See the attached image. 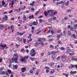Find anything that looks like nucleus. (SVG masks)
I'll use <instances>...</instances> for the list:
<instances>
[{"mask_svg": "<svg viewBox=\"0 0 77 77\" xmlns=\"http://www.w3.org/2000/svg\"><path fill=\"white\" fill-rule=\"evenodd\" d=\"M14 57H13L12 58L11 60L12 62L10 61V64L9 65L8 67L9 68H10L11 66H12V63H18V54H14Z\"/></svg>", "mask_w": 77, "mask_h": 77, "instance_id": "obj_1", "label": "nucleus"}, {"mask_svg": "<svg viewBox=\"0 0 77 77\" xmlns=\"http://www.w3.org/2000/svg\"><path fill=\"white\" fill-rule=\"evenodd\" d=\"M35 51L34 50V49L33 48L30 51V55L32 57H35Z\"/></svg>", "mask_w": 77, "mask_h": 77, "instance_id": "obj_2", "label": "nucleus"}, {"mask_svg": "<svg viewBox=\"0 0 77 77\" xmlns=\"http://www.w3.org/2000/svg\"><path fill=\"white\" fill-rule=\"evenodd\" d=\"M62 58V61L63 62H65V60L66 59V56L65 55H63L61 56Z\"/></svg>", "mask_w": 77, "mask_h": 77, "instance_id": "obj_3", "label": "nucleus"}, {"mask_svg": "<svg viewBox=\"0 0 77 77\" xmlns=\"http://www.w3.org/2000/svg\"><path fill=\"white\" fill-rule=\"evenodd\" d=\"M32 36V34H31L29 35V36L28 37V39H29V40H28V42H30L32 41V39L31 38V37Z\"/></svg>", "mask_w": 77, "mask_h": 77, "instance_id": "obj_4", "label": "nucleus"}, {"mask_svg": "<svg viewBox=\"0 0 77 77\" xmlns=\"http://www.w3.org/2000/svg\"><path fill=\"white\" fill-rule=\"evenodd\" d=\"M71 59L73 61H76L77 62V58H76L75 56H72V57Z\"/></svg>", "mask_w": 77, "mask_h": 77, "instance_id": "obj_5", "label": "nucleus"}, {"mask_svg": "<svg viewBox=\"0 0 77 77\" xmlns=\"http://www.w3.org/2000/svg\"><path fill=\"white\" fill-rule=\"evenodd\" d=\"M20 61H21V62L23 63L26 62V59H25L24 57H23L20 59Z\"/></svg>", "mask_w": 77, "mask_h": 77, "instance_id": "obj_6", "label": "nucleus"}, {"mask_svg": "<svg viewBox=\"0 0 77 77\" xmlns=\"http://www.w3.org/2000/svg\"><path fill=\"white\" fill-rule=\"evenodd\" d=\"M24 34V32H23L22 33L20 32H18L17 34V35H20V36H23Z\"/></svg>", "mask_w": 77, "mask_h": 77, "instance_id": "obj_7", "label": "nucleus"}, {"mask_svg": "<svg viewBox=\"0 0 77 77\" xmlns=\"http://www.w3.org/2000/svg\"><path fill=\"white\" fill-rule=\"evenodd\" d=\"M22 72H24L26 71V67H23V68H22L21 69Z\"/></svg>", "mask_w": 77, "mask_h": 77, "instance_id": "obj_8", "label": "nucleus"}, {"mask_svg": "<svg viewBox=\"0 0 77 77\" xmlns=\"http://www.w3.org/2000/svg\"><path fill=\"white\" fill-rule=\"evenodd\" d=\"M3 44L2 43H1L0 44V47H2L3 48H5L6 46V45H2Z\"/></svg>", "mask_w": 77, "mask_h": 77, "instance_id": "obj_9", "label": "nucleus"}, {"mask_svg": "<svg viewBox=\"0 0 77 77\" xmlns=\"http://www.w3.org/2000/svg\"><path fill=\"white\" fill-rule=\"evenodd\" d=\"M8 16L6 15H5L4 16V17L3 18V20L4 21H6L7 20H8Z\"/></svg>", "mask_w": 77, "mask_h": 77, "instance_id": "obj_10", "label": "nucleus"}, {"mask_svg": "<svg viewBox=\"0 0 77 77\" xmlns=\"http://www.w3.org/2000/svg\"><path fill=\"white\" fill-rule=\"evenodd\" d=\"M71 49H70V48H69V47H67V51H66V53H69Z\"/></svg>", "mask_w": 77, "mask_h": 77, "instance_id": "obj_11", "label": "nucleus"}, {"mask_svg": "<svg viewBox=\"0 0 77 77\" xmlns=\"http://www.w3.org/2000/svg\"><path fill=\"white\" fill-rule=\"evenodd\" d=\"M40 44V42H36L34 45L35 47H37Z\"/></svg>", "mask_w": 77, "mask_h": 77, "instance_id": "obj_12", "label": "nucleus"}, {"mask_svg": "<svg viewBox=\"0 0 77 77\" xmlns=\"http://www.w3.org/2000/svg\"><path fill=\"white\" fill-rule=\"evenodd\" d=\"M17 0H13V1H12L11 7H13V5H14V3H15V2H17Z\"/></svg>", "mask_w": 77, "mask_h": 77, "instance_id": "obj_13", "label": "nucleus"}, {"mask_svg": "<svg viewBox=\"0 0 77 77\" xmlns=\"http://www.w3.org/2000/svg\"><path fill=\"white\" fill-rule=\"evenodd\" d=\"M58 53V52L57 51H52L51 52V53L52 54V55H54V54H56V53Z\"/></svg>", "mask_w": 77, "mask_h": 77, "instance_id": "obj_14", "label": "nucleus"}, {"mask_svg": "<svg viewBox=\"0 0 77 77\" xmlns=\"http://www.w3.org/2000/svg\"><path fill=\"white\" fill-rule=\"evenodd\" d=\"M13 68L15 69H17V68H18V65H13Z\"/></svg>", "mask_w": 77, "mask_h": 77, "instance_id": "obj_15", "label": "nucleus"}, {"mask_svg": "<svg viewBox=\"0 0 77 77\" xmlns=\"http://www.w3.org/2000/svg\"><path fill=\"white\" fill-rule=\"evenodd\" d=\"M70 74H76L77 73V71H75L72 72V71H71L70 72Z\"/></svg>", "mask_w": 77, "mask_h": 77, "instance_id": "obj_16", "label": "nucleus"}, {"mask_svg": "<svg viewBox=\"0 0 77 77\" xmlns=\"http://www.w3.org/2000/svg\"><path fill=\"white\" fill-rule=\"evenodd\" d=\"M66 33H65V31L64 30L63 31V34L62 33H61L60 35H61V36H64V35H65Z\"/></svg>", "mask_w": 77, "mask_h": 77, "instance_id": "obj_17", "label": "nucleus"}, {"mask_svg": "<svg viewBox=\"0 0 77 77\" xmlns=\"http://www.w3.org/2000/svg\"><path fill=\"white\" fill-rule=\"evenodd\" d=\"M42 62H47V58H45L43 60Z\"/></svg>", "mask_w": 77, "mask_h": 77, "instance_id": "obj_18", "label": "nucleus"}, {"mask_svg": "<svg viewBox=\"0 0 77 77\" xmlns=\"http://www.w3.org/2000/svg\"><path fill=\"white\" fill-rule=\"evenodd\" d=\"M67 33V35H68L69 36H71V35H72L71 31H68Z\"/></svg>", "mask_w": 77, "mask_h": 77, "instance_id": "obj_19", "label": "nucleus"}, {"mask_svg": "<svg viewBox=\"0 0 77 77\" xmlns=\"http://www.w3.org/2000/svg\"><path fill=\"white\" fill-rule=\"evenodd\" d=\"M62 75H65L66 77H68V75H69V74L68 73L66 74V73H63L62 74Z\"/></svg>", "mask_w": 77, "mask_h": 77, "instance_id": "obj_20", "label": "nucleus"}, {"mask_svg": "<svg viewBox=\"0 0 77 77\" xmlns=\"http://www.w3.org/2000/svg\"><path fill=\"white\" fill-rule=\"evenodd\" d=\"M74 67V65L71 64L70 66H69V69H72V68H73Z\"/></svg>", "mask_w": 77, "mask_h": 77, "instance_id": "obj_21", "label": "nucleus"}, {"mask_svg": "<svg viewBox=\"0 0 77 77\" xmlns=\"http://www.w3.org/2000/svg\"><path fill=\"white\" fill-rule=\"evenodd\" d=\"M33 24L34 26H37L38 25V22H36V21H34L33 22Z\"/></svg>", "mask_w": 77, "mask_h": 77, "instance_id": "obj_22", "label": "nucleus"}, {"mask_svg": "<svg viewBox=\"0 0 77 77\" xmlns=\"http://www.w3.org/2000/svg\"><path fill=\"white\" fill-rule=\"evenodd\" d=\"M57 39L58 41L60 39V35L59 34H58L57 35Z\"/></svg>", "mask_w": 77, "mask_h": 77, "instance_id": "obj_23", "label": "nucleus"}, {"mask_svg": "<svg viewBox=\"0 0 77 77\" xmlns=\"http://www.w3.org/2000/svg\"><path fill=\"white\" fill-rule=\"evenodd\" d=\"M63 3V1H61V2H57V3H56V4L57 5H58L62 4V3Z\"/></svg>", "mask_w": 77, "mask_h": 77, "instance_id": "obj_24", "label": "nucleus"}, {"mask_svg": "<svg viewBox=\"0 0 77 77\" xmlns=\"http://www.w3.org/2000/svg\"><path fill=\"white\" fill-rule=\"evenodd\" d=\"M17 39L20 42H22V39L20 38V37H17Z\"/></svg>", "mask_w": 77, "mask_h": 77, "instance_id": "obj_25", "label": "nucleus"}, {"mask_svg": "<svg viewBox=\"0 0 77 77\" xmlns=\"http://www.w3.org/2000/svg\"><path fill=\"white\" fill-rule=\"evenodd\" d=\"M52 20H53V18L51 17V18L49 19L48 21L49 23H51V21H52Z\"/></svg>", "mask_w": 77, "mask_h": 77, "instance_id": "obj_26", "label": "nucleus"}, {"mask_svg": "<svg viewBox=\"0 0 77 77\" xmlns=\"http://www.w3.org/2000/svg\"><path fill=\"white\" fill-rule=\"evenodd\" d=\"M69 5V1H67L65 3L66 6H68Z\"/></svg>", "mask_w": 77, "mask_h": 77, "instance_id": "obj_27", "label": "nucleus"}, {"mask_svg": "<svg viewBox=\"0 0 77 77\" xmlns=\"http://www.w3.org/2000/svg\"><path fill=\"white\" fill-rule=\"evenodd\" d=\"M51 57L52 58L53 60H54V59H55V56H54V55H52Z\"/></svg>", "mask_w": 77, "mask_h": 77, "instance_id": "obj_28", "label": "nucleus"}, {"mask_svg": "<svg viewBox=\"0 0 77 77\" xmlns=\"http://www.w3.org/2000/svg\"><path fill=\"white\" fill-rule=\"evenodd\" d=\"M55 64V63L53 62H52L51 63L49 64V66H52L53 65H54Z\"/></svg>", "mask_w": 77, "mask_h": 77, "instance_id": "obj_29", "label": "nucleus"}, {"mask_svg": "<svg viewBox=\"0 0 77 77\" xmlns=\"http://www.w3.org/2000/svg\"><path fill=\"white\" fill-rule=\"evenodd\" d=\"M7 71L10 74H12V72H11V70L8 69L7 70Z\"/></svg>", "mask_w": 77, "mask_h": 77, "instance_id": "obj_30", "label": "nucleus"}, {"mask_svg": "<svg viewBox=\"0 0 77 77\" xmlns=\"http://www.w3.org/2000/svg\"><path fill=\"white\" fill-rule=\"evenodd\" d=\"M53 71H52V69L51 70V71L50 72V74H54V69H53Z\"/></svg>", "mask_w": 77, "mask_h": 77, "instance_id": "obj_31", "label": "nucleus"}, {"mask_svg": "<svg viewBox=\"0 0 77 77\" xmlns=\"http://www.w3.org/2000/svg\"><path fill=\"white\" fill-rule=\"evenodd\" d=\"M73 27L75 29H77V24H75L73 25Z\"/></svg>", "mask_w": 77, "mask_h": 77, "instance_id": "obj_32", "label": "nucleus"}, {"mask_svg": "<svg viewBox=\"0 0 77 77\" xmlns=\"http://www.w3.org/2000/svg\"><path fill=\"white\" fill-rule=\"evenodd\" d=\"M0 27L2 28V29H4L5 26H4L3 25L0 24Z\"/></svg>", "mask_w": 77, "mask_h": 77, "instance_id": "obj_33", "label": "nucleus"}, {"mask_svg": "<svg viewBox=\"0 0 77 77\" xmlns=\"http://www.w3.org/2000/svg\"><path fill=\"white\" fill-rule=\"evenodd\" d=\"M49 47L50 48H54V46L52 45H49Z\"/></svg>", "mask_w": 77, "mask_h": 77, "instance_id": "obj_34", "label": "nucleus"}, {"mask_svg": "<svg viewBox=\"0 0 77 77\" xmlns=\"http://www.w3.org/2000/svg\"><path fill=\"white\" fill-rule=\"evenodd\" d=\"M39 21L40 23H43L44 22V20L42 19H40Z\"/></svg>", "mask_w": 77, "mask_h": 77, "instance_id": "obj_35", "label": "nucleus"}, {"mask_svg": "<svg viewBox=\"0 0 77 77\" xmlns=\"http://www.w3.org/2000/svg\"><path fill=\"white\" fill-rule=\"evenodd\" d=\"M29 58L30 59L32 60V61H33V60H35V58H32L31 57H30Z\"/></svg>", "mask_w": 77, "mask_h": 77, "instance_id": "obj_36", "label": "nucleus"}, {"mask_svg": "<svg viewBox=\"0 0 77 77\" xmlns=\"http://www.w3.org/2000/svg\"><path fill=\"white\" fill-rule=\"evenodd\" d=\"M21 51L22 53H25V51H24V48L21 49Z\"/></svg>", "mask_w": 77, "mask_h": 77, "instance_id": "obj_37", "label": "nucleus"}, {"mask_svg": "<svg viewBox=\"0 0 77 77\" xmlns=\"http://www.w3.org/2000/svg\"><path fill=\"white\" fill-rule=\"evenodd\" d=\"M54 12V11H53V10H48V13H49V12L51 13L53 12Z\"/></svg>", "mask_w": 77, "mask_h": 77, "instance_id": "obj_38", "label": "nucleus"}, {"mask_svg": "<svg viewBox=\"0 0 77 77\" xmlns=\"http://www.w3.org/2000/svg\"><path fill=\"white\" fill-rule=\"evenodd\" d=\"M41 45L42 46H44V42H42L41 43H40Z\"/></svg>", "mask_w": 77, "mask_h": 77, "instance_id": "obj_39", "label": "nucleus"}, {"mask_svg": "<svg viewBox=\"0 0 77 77\" xmlns=\"http://www.w3.org/2000/svg\"><path fill=\"white\" fill-rule=\"evenodd\" d=\"M50 69V68L48 66H46L45 67V69Z\"/></svg>", "mask_w": 77, "mask_h": 77, "instance_id": "obj_40", "label": "nucleus"}, {"mask_svg": "<svg viewBox=\"0 0 77 77\" xmlns=\"http://www.w3.org/2000/svg\"><path fill=\"white\" fill-rule=\"evenodd\" d=\"M72 36L74 37V39H76V37H75V34H73L72 35Z\"/></svg>", "mask_w": 77, "mask_h": 77, "instance_id": "obj_41", "label": "nucleus"}, {"mask_svg": "<svg viewBox=\"0 0 77 77\" xmlns=\"http://www.w3.org/2000/svg\"><path fill=\"white\" fill-rule=\"evenodd\" d=\"M30 72L31 74H33V70L32 69H31L30 70Z\"/></svg>", "mask_w": 77, "mask_h": 77, "instance_id": "obj_42", "label": "nucleus"}, {"mask_svg": "<svg viewBox=\"0 0 77 77\" xmlns=\"http://www.w3.org/2000/svg\"><path fill=\"white\" fill-rule=\"evenodd\" d=\"M23 20H27V18H26V16H24L23 17Z\"/></svg>", "mask_w": 77, "mask_h": 77, "instance_id": "obj_43", "label": "nucleus"}, {"mask_svg": "<svg viewBox=\"0 0 77 77\" xmlns=\"http://www.w3.org/2000/svg\"><path fill=\"white\" fill-rule=\"evenodd\" d=\"M60 48L61 50H65V48L63 47H61Z\"/></svg>", "mask_w": 77, "mask_h": 77, "instance_id": "obj_44", "label": "nucleus"}, {"mask_svg": "<svg viewBox=\"0 0 77 77\" xmlns=\"http://www.w3.org/2000/svg\"><path fill=\"white\" fill-rule=\"evenodd\" d=\"M41 31H38V32H37L36 33V35H38L39 33H40V32H41Z\"/></svg>", "mask_w": 77, "mask_h": 77, "instance_id": "obj_45", "label": "nucleus"}, {"mask_svg": "<svg viewBox=\"0 0 77 77\" xmlns=\"http://www.w3.org/2000/svg\"><path fill=\"white\" fill-rule=\"evenodd\" d=\"M2 6H3L4 5H5V2L4 1H2Z\"/></svg>", "mask_w": 77, "mask_h": 77, "instance_id": "obj_46", "label": "nucleus"}, {"mask_svg": "<svg viewBox=\"0 0 77 77\" xmlns=\"http://www.w3.org/2000/svg\"><path fill=\"white\" fill-rule=\"evenodd\" d=\"M3 69H4V68L3 67H2L0 68V70L1 72H2V71H3Z\"/></svg>", "mask_w": 77, "mask_h": 77, "instance_id": "obj_47", "label": "nucleus"}, {"mask_svg": "<svg viewBox=\"0 0 77 77\" xmlns=\"http://www.w3.org/2000/svg\"><path fill=\"white\" fill-rule=\"evenodd\" d=\"M73 54H74L73 53H69V56H71V55H73Z\"/></svg>", "mask_w": 77, "mask_h": 77, "instance_id": "obj_48", "label": "nucleus"}, {"mask_svg": "<svg viewBox=\"0 0 77 77\" xmlns=\"http://www.w3.org/2000/svg\"><path fill=\"white\" fill-rule=\"evenodd\" d=\"M44 55V52H42L41 54V56L42 57Z\"/></svg>", "mask_w": 77, "mask_h": 77, "instance_id": "obj_49", "label": "nucleus"}, {"mask_svg": "<svg viewBox=\"0 0 77 77\" xmlns=\"http://www.w3.org/2000/svg\"><path fill=\"white\" fill-rule=\"evenodd\" d=\"M61 23L62 24H63V23H64V19H62V21H61Z\"/></svg>", "mask_w": 77, "mask_h": 77, "instance_id": "obj_50", "label": "nucleus"}, {"mask_svg": "<svg viewBox=\"0 0 77 77\" xmlns=\"http://www.w3.org/2000/svg\"><path fill=\"white\" fill-rule=\"evenodd\" d=\"M10 27L11 29H14V26H13V25H12Z\"/></svg>", "mask_w": 77, "mask_h": 77, "instance_id": "obj_51", "label": "nucleus"}, {"mask_svg": "<svg viewBox=\"0 0 77 77\" xmlns=\"http://www.w3.org/2000/svg\"><path fill=\"white\" fill-rule=\"evenodd\" d=\"M41 39H42V38H38V41H41Z\"/></svg>", "mask_w": 77, "mask_h": 77, "instance_id": "obj_52", "label": "nucleus"}, {"mask_svg": "<svg viewBox=\"0 0 77 77\" xmlns=\"http://www.w3.org/2000/svg\"><path fill=\"white\" fill-rule=\"evenodd\" d=\"M60 56H59V57H58L57 58V60H60Z\"/></svg>", "mask_w": 77, "mask_h": 77, "instance_id": "obj_53", "label": "nucleus"}, {"mask_svg": "<svg viewBox=\"0 0 77 77\" xmlns=\"http://www.w3.org/2000/svg\"><path fill=\"white\" fill-rule=\"evenodd\" d=\"M6 73L5 72V71H3L2 72V75H5V74H6Z\"/></svg>", "mask_w": 77, "mask_h": 77, "instance_id": "obj_54", "label": "nucleus"}, {"mask_svg": "<svg viewBox=\"0 0 77 77\" xmlns=\"http://www.w3.org/2000/svg\"><path fill=\"white\" fill-rule=\"evenodd\" d=\"M50 32H51V30L50 29H49L47 32V33H50Z\"/></svg>", "mask_w": 77, "mask_h": 77, "instance_id": "obj_55", "label": "nucleus"}, {"mask_svg": "<svg viewBox=\"0 0 77 77\" xmlns=\"http://www.w3.org/2000/svg\"><path fill=\"white\" fill-rule=\"evenodd\" d=\"M38 18H43V16L41 15L39 17H38Z\"/></svg>", "mask_w": 77, "mask_h": 77, "instance_id": "obj_56", "label": "nucleus"}, {"mask_svg": "<svg viewBox=\"0 0 77 77\" xmlns=\"http://www.w3.org/2000/svg\"><path fill=\"white\" fill-rule=\"evenodd\" d=\"M53 39L52 38H51V39H49V42H51V41H53Z\"/></svg>", "mask_w": 77, "mask_h": 77, "instance_id": "obj_57", "label": "nucleus"}, {"mask_svg": "<svg viewBox=\"0 0 77 77\" xmlns=\"http://www.w3.org/2000/svg\"><path fill=\"white\" fill-rule=\"evenodd\" d=\"M24 58L25 59V60H26V59L29 58V56H26V57H24Z\"/></svg>", "mask_w": 77, "mask_h": 77, "instance_id": "obj_58", "label": "nucleus"}, {"mask_svg": "<svg viewBox=\"0 0 77 77\" xmlns=\"http://www.w3.org/2000/svg\"><path fill=\"white\" fill-rule=\"evenodd\" d=\"M67 18H68V17H64V20H67Z\"/></svg>", "mask_w": 77, "mask_h": 77, "instance_id": "obj_59", "label": "nucleus"}, {"mask_svg": "<svg viewBox=\"0 0 77 77\" xmlns=\"http://www.w3.org/2000/svg\"><path fill=\"white\" fill-rule=\"evenodd\" d=\"M54 13H52L51 14L50 16H51V17H53V16H54Z\"/></svg>", "mask_w": 77, "mask_h": 77, "instance_id": "obj_60", "label": "nucleus"}, {"mask_svg": "<svg viewBox=\"0 0 77 77\" xmlns=\"http://www.w3.org/2000/svg\"><path fill=\"white\" fill-rule=\"evenodd\" d=\"M5 74H6V75L7 76H8V77H9V73L7 72H6L5 73Z\"/></svg>", "mask_w": 77, "mask_h": 77, "instance_id": "obj_61", "label": "nucleus"}, {"mask_svg": "<svg viewBox=\"0 0 77 77\" xmlns=\"http://www.w3.org/2000/svg\"><path fill=\"white\" fill-rule=\"evenodd\" d=\"M44 14L45 16H47V11H45Z\"/></svg>", "mask_w": 77, "mask_h": 77, "instance_id": "obj_62", "label": "nucleus"}, {"mask_svg": "<svg viewBox=\"0 0 77 77\" xmlns=\"http://www.w3.org/2000/svg\"><path fill=\"white\" fill-rule=\"evenodd\" d=\"M8 14L7 11H5L3 13L4 15H5V14Z\"/></svg>", "mask_w": 77, "mask_h": 77, "instance_id": "obj_63", "label": "nucleus"}, {"mask_svg": "<svg viewBox=\"0 0 77 77\" xmlns=\"http://www.w3.org/2000/svg\"><path fill=\"white\" fill-rule=\"evenodd\" d=\"M46 71L47 73H48L49 72V70L48 69H47Z\"/></svg>", "mask_w": 77, "mask_h": 77, "instance_id": "obj_64", "label": "nucleus"}]
</instances>
